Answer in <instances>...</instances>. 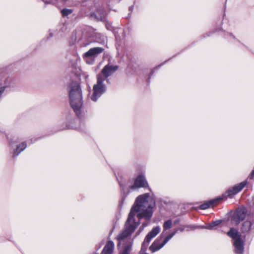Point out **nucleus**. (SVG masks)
Here are the masks:
<instances>
[{"mask_svg": "<svg viewBox=\"0 0 254 254\" xmlns=\"http://www.w3.org/2000/svg\"><path fill=\"white\" fill-rule=\"evenodd\" d=\"M221 223H204L203 225H196L192 224L176 227V223H164V229L159 238L156 239L149 247V250L154 253L163 248L167 242L177 233L190 231L198 229L214 230Z\"/></svg>", "mask_w": 254, "mask_h": 254, "instance_id": "1", "label": "nucleus"}, {"mask_svg": "<svg viewBox=\"0 0 254 254\" xmlns=\"http://www.w3.org/2000/svg\"><path fill=\"white\" fill-rule=\"evenodd\" d=\"M155 201L149 200V194L145 193L138 196L131 207L126 222H135V217L138 221L144 219L150 220L153 214V208L155 206Z\"/></svg>", "mask_w": 254, "mask_h": 254, "instance_id": "2", "label": "nucleus"}, {"mask_svg": "<svg viewBox=\"0 0 254 254\" xmlns=\"http://www.w3.org/2000/svg\"><path fill=\"white\" fill-rule=\"evenodd\" d=\"M136 224L126 223L124 230L117 236L118 246L122 247L123 248L121 254H129L131 252L133 240L129 236L137 227L138 225Z\"/></svg>", "mask_w": 254, "mask_h": 254, "instance_id": "3", "label": "nucleus"}, {"mask_svg": "<svg viewBox=\"0 0 254 254\" xmlns=\"http://www.w3.org/2000/svg\"><path fill=\"white\" fill-rule=\"evenodd\" d=\"M70 104L77 116H79L80 110L82 106L81 90L78 84L72 83L70 86L69 92Z\"/></svg>", "mask_w": 254, "mask_h": 254, "instance_id": "4", "label": "nucleus"}, {"mask_svg": "<svg viewBox=\"0 0 254 254\" xmlns=\"http://www.w3.org/2000/svg\"><path fill=\"white\" fill-rule=\"evenodd\" d=\"M249 216L247 208L241 206L235 211H230L228 213L227 221L231 222H240L243 221Z\"/></svg>", "mask_w": 254, "mask_h": 254, "instance_id": "5", "label": "nucleus"}, {"mask_svg": "<svg viewBox=\"0 0 254 254\" xmlns=\"http://www.w3.org/2000/svg\"><path fill=\"white\" fill-rule=\"evenodd\" d=\"M97 83L94 84L93 87V93L91 99L93 101H96L98 98L103 94L106 90V86L104 84L103 78L101 75H97Z\"/></svg>", "mask_w": 254, "mask_h": 254, "instance_id": "6", "label": "nucleus"}, {"mask_svg": "<svg viewBox=\"0 0 254 254\" xmlns=\"http://www.w3.org/2000/svg\"><path fill=\"white\" fill-rule=\"evenodd\" d=\"M160 231V228L157 226L153 228L151 231H150L146 236L144 241L143 242L141 250L139 253V254H148L146 253V251L147 249L149 244Z\"/></svg>", "mask_w": 254, "mask_h": 254, "instance_id": "7", "label": "nucleus"}, {"mask_svg": "<svg viewBox=\"0 0 254 254\" xmlns=\"http://www.w3.org/2000/svg\"><path fill=\"white\" fill-rule=\"evenodd\" d=\"M104 50V49L101 47L91 48L84 54L83 58L87 63L92 64L94 62V60H91V62H89L88 61V59L96 57L99 54L102 53Z\"/></svg>", "mask_w": 254, "mask_h": 254, "instance_id": "8", "label": "nucleus"}, {"mask_svg": "<svg viewBox=\"0 0 254 254\" xmlns=\"http://www.w3.org/2000/svg\"><path fill=\"white\" fill-rule=\"evenodd\" d=\"M119 68L117 65H112L110 64L106 65L102 69L101 73L97 75H101L102 78L105 80L108 77L111 76L113 73L115 72Z\"/></svg>", "mask_w": 254, "mask_h": 254, "instance_id": "9", "label": "nucleus"}, {"mask_svg": "<svg viewBox=\"0 0 254 254\" xmlns=\"http://www.w3.org/2000/svg\"><path fill=\"white\" fill-rule=\"evenodd\" d=\"M146 187H148V185L144 176L139 175L135 179L133 185L130 187V189L133 190L139 188Z\"/></svg>", "mask_w": 254, "mask_h": 254, "instance_id": "10", "label": "nucleus"}, {"mask_svg": "<svg viewBox=\"0 0 254 254\" xmlns=\"http://www.w3.org/2000/svg\"><path fill=\"white\" fill-rule=\"evenodd\" d=\"M247 184V182L245 181L235 185L232 189H230L226 192L228 196H231L237 194L245 187Z\"/></svg>", "mask_w": 254, "mask_h": 254, "instance_id": "11", "label": "nucleus"}, {"mask_svg": "<svg viewBox=\"0 0 254 254\" xmlns=\"http://www.w3.org/2000/svg\"><path fill=\"white\" fill-rule=\"evenodd\" d=\"M245 241L243 239L233 242L234 252L236 254H243L244 251Z\"/></svg>", "mask_w": 254, "mask_h": 254, "instance_id": "12", "label": "nucleus"}, {"mask_svg": "<svg viewBox=\"0 0 254 254\" xmlns=\"http://www.w3.org/2000/svg\"><path fill=\"white\" fill-rule=\"evenodd\" d=\"M226 234L232 239L233 242L243 239L240 232H239L237 228H231L230 230L228 231Z\"/></svg>", "mask_w": 254, "mask_h": 254, "instance_id": "13", "label": "nucleus"}, {"mask_svg": "<svg viewBox=\"0 0 254 254\" xmlns=\"http://www.w3.org/2000/svg\"><path fill=\"white\" fill-rule=\"evenodd\" d=\"M114 247V242L112 241H108L104 246L101 254H113Z\"/></svg>", "mask_w": 254, "mask_h": 254, "instance_id": "14", "label": "nucleus"}, {"mask_svg": "<svg viewBox=\"0 0 254 254\" xmlns=\"http://www.w3.org/2000/svg\"><path fill=\"white\" fill-rule=\"evenodd\" d=\"M220 199H215L213 200H210L207 202H205L200 206V208L201 209H206L208 208H209L211 206L216 204L217 202L219 201Z\"/></svg>", "mask_w": 254, "mask_h": 254, "instance_id": "15", "label": "nucleus"}, {"mask_svg": "<svg viewBox=\"0 0 254 254\" xmlns=\"http://www.w3.org/2000/svg\"><path fill=\"white\" fill-rule=\"evenodd\" d=\"M241 224V229L243 233H245L251 231V228L254 223H238Z\"/></svg>", "mask_w": 254, "mask_h": 254, "instance_id": "16", "label": "nucleus"}, {"mask_svg": "<svg viewBox=\"0 0 254 254\" xmlns=\"http://www.w3.org/2000/svg\"><path fill=\"white\" fill-rule=\"evenodd\" d=\"M93 29L90 27H87L84 29L83 31L84 34V37L88 38L93 36V34L92 33L93 32Z\"/></svg>", "mask_w": 254, "mask_h": 254, "instance_id": "17", "label": "nucleus"}, {"mask_svg": "<svg viewBox=\"0 0 254 254\" xmlns=\"http://www.w3.org/2000/svg\"><path fill=\"white\" fill-rule=\"evenodd\" d=\"M26 147V144L25 142H22L17 146L16 151L14 152V155H18V154L23 151Z\"/></svg>", "mask_w": 254, "mask_h": 254, "instance_id": "18", "label": "nucleus"}, {"mask_svg": "<svg viewBox=\"0 0 254 254\" xmlns=\"http://www.w3.org/2000/svg\"><path fill=\"white\" fill-rule=\"evenodd\" d=\"M106 12L103 9H99L96 12V16L100 20H103L106 17Z\"/></svg>", "mask_w": 254, "mask_h": 254, "instance_id": "19", "label": "nucleus"}, {"mask_svg": "<svg viewBox=\"0 0 254 254\" xmlns=\"http://www.w3.org/2000/svg\"><path fill=\"white\" fill-rule=\"evenodd\" d=\"M72 10L71 9H63L62 11V15L64 16H67L69 14L71 13Z\"/></svg>", "mask_w": 254, "mask_h": 254, "instance_id": "20", "label": "nucleus"}, {"mask_svg": "<svg viewBox=\"0 0 254 254\" xmlns=\"http://www.w3.org/2000/svg\"><path fill=\"white\" fill-rule=\"evenodd\" d=\"M5 90V87H2L0 88V98H1L2 93L4 92Z\"/></svg>", "mask_w": 254, "mask_h": 254, "instance_id": "21", "label": "nucleus"}, {"mask_svg": "<svg viewBox=\"0 0 254 254\" xmlns=\"http://www.w3.org/2000/svg\"><path fill=\"white\" fill-rule=\"evenodd\" d=\"M211 222H219V223H220V222H223V220H216V221H213Z\"/></svg>", "mask_w": 254, "mask_h": 254, "instance_id": "22", "label": "nucleus"}, {"mask_svg": "<svg viewBox=\"0 0 254 254\" xmlns=\"http://www.w3.org/2000/svg\"><path fill=\"white\" fill-rule=\"evenodd\" d=\"M251 176L252 177H254V170L253 171V172H252L251 174Z\"/></svg>", "mask_w": 254, "mask_h": 254, "instance_id": "23", "label": "nucleus"}, {"mask_svg": "<svg viewBox=\"0 0 254 254\" xmlns=\"http://www.w3.org/2000/svg\"><path fill=\"white\" fill-rule=\"evenodd\" d=\"M165 222H167V223H169V222H171L170 220H167Z\"/></svg>", "mask_w": 254, "mask_h": 254, "instance_id": "24", "label": "nucleus"}, {"mask_svg": "<svg viewBox=\"0 0 254 254\" xmlns=\"http://www.w3.org/2000/svg\"><path fill=\"white\" fill-rule=\"evenodd\" d=\"M129 9L130 10H132V7H130Z\"/></svg>", "mask_w": 254, "mask_h": 254, "instance_id": "25", "label": "nucleus"}]
</instances>
